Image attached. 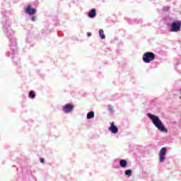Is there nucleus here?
I'll return each instance as SVG.
<instances>
[{
    "instance_id": "nucleus-1",
    "label": "nucleus",
    "mask_w": 181,
    "mask_h": 181,
    "mask_svg": "<svg viewBox=\"0 0 181 181\" xmlns=\"http://www.w3.org/2000/svg\"><path fill=\"white\" fill-rule=\"evenodd\" d=\"M147 115L148 118L151 119L153 125H155L156 128H157L158 131H160L161 132H168V129L165 127L162 120H160L158 116L151 113L147 114Z\"/></svg>"
},
{
    "instance_id": "nucleus-2",
    "label": "nucleus",
    "mask_w": 181,
    "mask_h": 181,
    "mask_svg": "<svg viewBox=\"0 0 181 181\" xmlns=\"http://www.w3.org/2000/svg\"><path fill=\"white\" fill-rule=\"evenodd\" d=\"M142 59L144 63H149L151 62H153V59H155V54L153 52H147L143 54Z\"/></svg>"
},
{
    "instance_id": "nucleus-3",
    "label": "nucleus",
    "mask_w": 181,
    "mask_h": 181,
    "mask_svg": "<svg viewBox=\"0 0 181 181\" xmlns=\"http://www.w3.org/2000/svg\"><path fill=\"white\" fill-rule=\"evenodd\" d=\"M181 28V22L180 21H175L172 23L171 25V30L172 32H179Z\"/></svg>"
},
{
    "instance_id": "nucleus-4",
    "label": "nucleus",
    "mask_w": 181,
    "mask_h": 181,
    "mask_svg": "<svg viewBox=\"0 0 181 181\" xmlns=\"http://www.w3.org/2000/svg\"><path fill=\"white\" fill-rule=\"evenodd\" d=\"M166 148L163 147L159 153L160 162H165V159H166Z\"/></svg>"
},
{
    "instance_id": "nucleus-5",
    "label": "nucleus",
    "mask_w": 181,
    "mask_h": 181,
    "mask_svg": "<svg viewBox=\"0 0 181 181\" xmlns=\"http://www.w3.org/2000/svg\"><path fill=\"white\" fill-rule=\"evenodd\" d=\"M25 13H28V15H35L37 11L36 8H32V6L29 4L25 10Z\"/></svg>"
},
{
    "instance_id": "nucleus-6",
    "label": "nucleus",
    "mask_w": 181,
    "mask_h": 181,
    "mask_svg": "<svg viewBox=\"0 0 181 181\" xmlns=\"http://www.w3.org/2000/svg\"><path fill=\"white\" fill-rule=\"evenodd\" d=\"M74 108V105H73L72 104H66L64 106L63 111L64 112H66V113L71 112Z\"/></svg>"
},
{
    "instance_id": "nucleus-7",
    "label": "nucleus",
    "mask_w": 181,
    "mask_h": 181,
    "mask_svg": "<svg viewBox=\"0 0 181 181\" xmlns=\"http://www.w3.org/2000/svg\"><path fill=\"white\" fill-rule=\"evenodd\" d=\"M110 127L109 128V131L112 132V134H117L118 128L114 124V122L110 124Z\"/></svg>"
},
{
    "instance_id": "nucleus-8",
    "label": "nucleus",
    "mask_w": 181,
    "mask_h": 181,
    "mask_svg": "<svg viewBox=\"0 0 181 181\" xmlns=\"http://www.w3.org/2000/svg\"><path fill=\"white\" fill-rule=\"evenodd\" d=\"M97 15V13L95 12V9L93 8L88 13L89 18H95V16Z\"/></svg>"
},
{
    "instance_id": "nucleus-9",
    "label": "nucleus",
    "mask_w": 181,
    "mask_h": 181,
    "mask_svg": "<svg viewBox=\"0 0 181 181\" xmlns=\"http://www.w3.org/2000/svg\"><path fill=\"white\" fill-rule=\"evenodd\" d=\"M119 165H120L121 168H126L127 165V160H121L119 162Z\"/></svg>"
},
{
    "instance_id": "nucleus-10",
    "label": "nucleus",
    "mask_w": 181,
    "mask_h": 181,
    "mask_svg": "<svg viewBox=\"0 0 181 181\" xmlns=\"http://www.w3.org/2000/svg\"><path fill=\"white\" fill-rule=\"evenodd\" d=\"M99 35L101 39H105V35L104 34V30L103 29L99 30Z\"/></svg>"
},
{
    "instance_id": "nucleus-11",
    "label": "nucleus",
    "mask_w": 181,
    "mask_h": 181,
    "mask_svg": "<svg viewBox=\"0 0 181 181\" xmlns=\"http://www.w3.org/2000/svg\"><path fill=\"white\" fill-rule=\"evenodd\" d=\"M94 117V112L91 111L87 114V119H91Z\"/></svg>"
},
{
    "instance_id": "nucleus-12",
    "label": "nucleus",
    "mask_w": 181,
    "mask_h": 181,
    "mask_svg": "<svg viewBox=\"0 0 181 181\" xmlns=\"http://www.w3.org/2000/svg\"><path fill=\"white\" fill-rule=\"evenodd\" d=\"M28 97H29L30 98L33 99V98H35V97H36V95L35 94V92H33V90H31V91H30V93H29Z\"/></svg>"
},
{
    "instance_id": "nucleus-13",
    "label": "nucleus",
    "mask_w": 181,
    "mask_h": 181,
    "mask_svg": "<svg viewBox=\"0 0 181 181\" xmlns=\"http://www.w3.org/2000/svg\"><path fill=\"white\" fill-rule=\"evenodd\" d=\"M125 175H127V176H132V170H127L125 171Z\"/></svg>"
},
{
    "instance_id": "nucleus-14",
    "label": "nucleus",
    "mask_w": 181,
    "mask_h": 181,
    "mask_svg": "<svg viewBox=\"0 0 181 181\" xmlns=\"http://www.w3.org/2000/svg\"><path fill=\"white\" fill-rule=\"evenodd\" d=\"M108 108L110 112H114V107H112V105H109Z\"/></svg>"
},
{
    "instance_id": "nucleus-15",
    "label": "nucleus",
    "mask_w": 181,
    "mask_h": 181,
    "mask_svg": "<svg viewBox=\"0 0 181 181\" xmlns=\"http://www.w3.org/2000/svg\"><path fill=\"white\" fill-rule=\"evenodd\" d=\"M40 163H45V158H40Z\"/></svg>"
},
{
    "instance_id": "nucleus-16",
    "label": "nucleus",
    "mask_w": 181,
    "mask_h": 181,
    "mask_svg": "<svg viewBox=\"0 0 181 181\" xmlns=\"http://www.w3.org/2000/svg\"><path fill=\"white\" fill-rule=\"evenodd\" d=\"M32 21H33V22H35V21H36V18H35V16H33V17L32 18Z\"/></svg>"
},
{
    "instance_id": "nucleus-17",
    "label": "nucleus",
    "mask_w": 181,
    "mask_h": 181,
    "mask_svg": "<svg viewBox=\"0 0 181 181\" xmlns=\"http://www.w3.org/2000/svg\"><path fill=\"white\" fill-rule=\"evenodd\" d=\"M87 35L90 37V36H91V33H87Z\"/></svg>"
}]
</instances>
